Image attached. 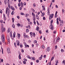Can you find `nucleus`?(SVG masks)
Returning a JSON list of instances; mask_svg holds the SVG:
<instances>
[{
	"mask_svg": "<svg viewBox=\"0 0 65 65\" xmlns=\"http://www.w3.org/2000/svg\"><path fill=\"white\" fill-rule=\"evenodd\" d=\"M4 35H2L1 36L2 42L3 43H4V41H5V38H4Z\"/></svg>",
	"mask_w": 65,
	"mask_h": 65,
	"instance_id": "obj_1",
	"label": "nucleus"
},
{
	"mask_svg": "<svg viewBox=\"0 0 65 65\" xmlns=\"http://www.w3.org/2000/svg\"><path fill=\"white\" fill-rule=\"evenodd\" d=\"M53 14H52L50 15L49 18L50 20H52V19L53 18Z\"/></svg>",
	"mask_w": 65,
	"mask_h": 65,
	"instance_id": "obj_2",
	"label": "nucleus"
},
{
	"mask_svg": "<svg viewBox=\"0 0 65 65\" xmlns=\"http://www.w3.org/2000/svg\"><path fill=\"white\" fill-rule=\"evenodd\" d=\"M50 28L52 29V30H53L54 29V26L53 24H51L50 25Z\"/></svg>",
	"mask_w": 65,
	"mask_h": 65,
	"instance_id": "obj_3",
	"label": "nucleus"
},
{
	"mask_svg": "<svg viewBox=\"0 0 65 65\" xmlns=\"http://www.w3.org/2000/svg\"><path fill=\"white\" fill-rule=\"evenodd\" d=\"M64 23V22L63 20H61V22H60V26H63V24Z\"/></svg>",
	"mask_w": 65,
	"mask_h": 65,
	"instance_id": "obj_4",
	"label": "nucleus"
},
{
	"mask_svg": "<svg viewBox=\"0 0 65 65\" xmlns=\"http://www.w3.org/2000/svg\"><path fill=\"white\" fill-rule=\"evenodd\" d=\"M1 30L2 32H4L5 30V28H1Z\"/></svg>",
	"mask_w": 65,
	"mask_h": 65,
	"instance_id": "obj_5",
	"label": "nucleus"
},
{
	"mask_svg": "<svg viewBox=\"0 0 65 65\" xmlns=\"http://www.w3.org/2000/svg\"><path fill=\"white\" fill-rule=\"evenodd\" d=\"M7 51L8 53H10V48H7Z\"/></svg>",
	"mask_w": 65,
	"mask_h": 65,
	"instance_id": "obj_6",
	"label": "nucleus"
},
{
	"mask_svg": "<svg viewBox=\"0 0 65 65\" xmlns=\"http://www.w3.org/2000/svg\"><path fill=\"white\" fill-rule=\"evenodd\" d=\"M16 43L17 44V45L18 46H19V45H20V42L19 41H16Z\"/></svg>",
	"mask_w": 65,
	"mask_h": 65,
	"instance_id": "obj_7",
	"label": "nucleus"
},
{
	"mask_svg": "<svg viewBox=\"0 0 65 65\" xmlns=\"http://www.w3.org/2000/svg\"><path fill=\"white\" fill-rule=\"evenodd\" d=\"M32 19L34 21H35V15H34L33 17V18H32Z\"/></svg>",
	"mask_w": 65,
	"mask_h": 65,
	"instance_id": "obj_8",
	"label": "nucleus"
},
{
	"mask_svg": "<svg viewBox=\"0 0 65 65\" xmlns=\"http://www.w3.org/2000/svg\"><path fill=\"white\" fill-rule=\"evenodd\" d=\"M36 19H37V20H39V17L38 16V15L37 14L36 15Z\"/></svg>",
	"mask_w": 65,
	"mask_h": 65,
	"instance_id": "obj_9",
	"label": "nucleus"
},
{
	"mask_svg": "<svg viewBox=\"0 0 65 65\" xmlns=\"http://www.w3.org/2000/svg\"><path fill=\"white\" fill-rule=\"evenodd\" d=\"M47 50L48 52H49V51H50V47H47Z\"/></svg>",
	"mask_w": 65,
	"mask_h": 65,
	"instance_id": "obj_10",
	"label": "nucleus"
},
{
	"mask_svg": "<svg viewBox=\"0 0 65 65\" xmlns=\"http://www.w3.org/2000/svg\"><path fill=\"white\" fill-rule=\"evenodd\" d=\"M31 60H35V58L32 57L31 58Z\"/></svg>",
	"mask_w": 65,
	"mask_h": 65,
	"instance_id": "obj_11",
	"label": "nucleus"
},
{
	"mask_svg": "<svg viewBox=\"0 0 65 65\" xmlns=\"http://www.w3.org/2000/svg\"><path fill=\"white\" fill-rule=\"evenodd\" d=\"M36 29V30H37V31H39V27H38V26H37V28Z\"/></svg>",
	"mask_w": 65,
	"mask_h": 65,
	"instance_id": "obj_12",
	"label": "nucleus"
},
{
	"mask_svg": "<svg viewBox=\"0 0 65 65\" xmlns=\"http://www.w3.org/2000/svg\"><path fill=\"white\" fill-rule=\"evenodd\" d=\"M15 37V32H14L13 34V37L14 38Z\"/></svg>",
	"mask_w": 65,
	"mask_h": 65,
	"instance_id": "obj_13",
	"label": "nucleus"
},
{
	"mask_svg": "<svg viewBox=\"0 0 65 65\" xmlns=\"http://www.w3.org/2000/svg\"><path fill=\"white\" fill-rule=\"evenodd\" d=\"M11 9L12 10H13V11H14L15 9H14V7H11Z\"/></svg>",
	"mask_w": 65,
	"mask_h": 65,
	"instance_id": "obj_14",
	"label": "nucleus"
},
{
	"mask_svg": "<svg viewBox=\"0 0 65 65\" xmlns=\"http://www.w3.org/2000/svg\"><path fill=\"white\" fill-rule=\"evenodd\" d=\"M7 11H8V12H10V11L9 10V9L8 8V9H7Z\"/></svg>",
	"mask_w": 65,
	"mask_h": 65,
	"instance_id": "obj_15",
	"label": "nucleus"
},
{
	"mask_svg": "<svg viewBox=\"0 0 65 65\" xmlns=\"http://www.w3.org/2000/svg\"><path fill=\"white\" fill-rule=\"evenodd\" d=\"M10 37H11V38H12V34L11 32L10 33Z\"/></svg>",
	"mask_w": 65,
	"mask_h": 65,
	"instance_id": "obj_16",
	"label": "nucleus"
},
{
	"mask_svg": "<svg viewBox=\"0 0 65 65\" xmlns=\"http://www.w3.org/2000/svg\"><path fill=\"white\" fill-rule=\"evenodd\" d=\"M25 48H26V47H29V45H27L26 44H25Z\"/></svg>",
	"mask_w": 65,
	"mask_h": 65,
	"instance_id": "obj_17",
	"label": "nucleus"
},
{
	"mask_svg": "<svg viewBox=\"0 0 65 65\" xmlns=\"http://www.w3.org/2000/svg\"><path fill=\"white\" fill-rule=\"evenodd\" d=\"M30 35L31 37H32V35H33V33H32V32H30Z\"/></svg>",
	"mask_w": 65,
	"mask_h": 65,
	"instance_id": "obj_18",
	"label": "nucleus"
},
{
	"mask_svg": "<svg viewBox=\"0 0 65 65\" xmlns=\"http://www.w3.org/2000/svg\"><path fill=\"white\" fill-rule=\"evenodd\" d=\"M8 7L9 8H10V4L9 3H8Z\"/></svg>",
	"mask_w": 65,
	"mask_h": 65,
	"instance_id": "obj_19",
	"label": "nucleus"
},
{
	"mask_svg": "<svg viewBox=\"0 0 65 65\" xmlns=\"http://www.w3.org/2000/svg\"><path fill=\"white\" fill-rule=\"evenodd\" d=\"M45 14V13H44L43 12V13L42 14V15H41V17H43V16H44V15Z\"/></svg>",
	"mask_w": 65,
	"mask_h": 65,
	"instance_id": "obj_20",
	"label": "nucleus"
},
{
	"mask_svg": "<svg viewBox=\"0 0 65 65\" xmlns=\"http://www.w3.org/2000/svg\"><path fill=\"white\" fill-rule=\"evenodd\" d=\"M59 42V40H58L56 39V42H55V43H57V42Z\"/></svg>",
	"mask_w": 65,
	"mask_h": 65,
	"instance_id": "obj_21",
	"label": "nucleus"
},
{
	"mask_svg": "<svg viewBox=\"0 0 65 65\" xmlns=\"http://www.w3.org/2000/svg\"><path fill=\"white\" fill-rule=\"evenodd\" d=\"M4 3L5 4V5H6L7 3H6V0H5L4 1Z\"/></svg>",
	"mask_w": 65,
	"mask_h": 65,
	"instance_id": "obj_22",
	"label": "nucleus"
},
{
	"mask_svg": "<svg viewBox=\"0 0 65 65\" xmlns=\"http://www.w3.org/2000/svg\"><path fill=\"white\" fill-rule=\"evenodd\" d=\"M21 3H20L18 4V6L19 7L20 6H21Z\"/></svg>",
	"mask_w": 65,
	"mask_h": 65,
	"instance_id": "obj_23",
	"label": "nucleus"
},
{
	"mask_svg": "<svg viewBox=\"0 0 65 65\" xmlns=\"http://www.w3.org/2000/svg\"><path fill=\"white\" fill-rule=\"evenodd\" d=\"M14 11H12L11 13L12 15H13V14H14Z\"/></svg>",
	"mask_w": 65,
	"mask_h": 65,
	"instance_id": "obj_24",
	"label": "nucleus"
},
{
	"mask_svg": "<svg viewBox=\"0 0 65 65\" xmlns=\"http://www.w3.org/2000/svg\"><path fill=\"white\" fill-rule=\"evenodd\" d=\"M20 55V54H19V59H21V56Z\"/></svg>",
	"mask_w": 65,
	"mask_h": 65,
	"instance_id": "obj_25",
	"label": "nucleus"
},
{
	"mask_svg": "<svg viewBox=\"0 0 65 65\" xmlns=\"http://www.w3.org/2000/svg\"><path fill=\"white\" fill-rule=\"evenodd\" d=\"M28 26H26L27 28H28V29H30V26H29V25Z\"/></svg>",
	"mask_w": 65,
	"mask_h": 65,
	"instance_id": "obj_26",
	"label": "nucleus"
},
{
	"mask_svg": "<svg viewBox=\"0 0 65 65\" xmlns=\"http://www.w3.org/2000/svg\"><path fill=\"white\" fill-rule=\"evenodd\" d=\"M7 39H9V35H7Z\"/></svg>",
	"mask_w": 65,
	"mask_h": 65,
	"instance_id": "obj_27",
	"label": "nucleus"
},
{
	"mask_svg": "<svg viewBox=\"0 0 65 65\" xmlns=\"http://www.w3.org/2000/svg\"><path fill=\"white\" fill-rule=\"evenodd\" d=\"M1 28H4V27H3V24H1Z\"/></svg>",
	"mask_w": 65,
	"mask_h": 65,
	"instance_id": "obj_28",
	"label": "nucleus"
},
{
	"mask_svg": "<svg viewBox=\"0 0 65 65\" xmlns=\"http://www.w3.org/2000/svg\"><path fill=\"white\" fill-rule=\"evenodd\" d=\"M33 7H36V5L35 4V3H34L33 4Z\"/></svg>",
	"mask_w": 65,
	"mask_h": 65,
	"instance_id": "obj_29",
	"label": "nucleus"
},
{
	"mask_svg": "<svg viewBox=\"0 0 65 65\" xmlns=\"http://www.w3.org/2000/svg\"><path fill=\"white\" fill-rule=\"evenodd\" d=\"M23 64H25L26 63V61H23Z\"/></svg>",
	"mask_w": 65,
	"mask_h": 65,
	"instance_id": "obj_30",
	"label": "nucleus"
},
{
	"mask_svg": "<svg viewBox=\"0 0 65 65\" xmlns=\"http://www.w3.org/2000/svg\"><path fill=\"white\" fill-rule=\"evenodd\" d=\"M34 42L35 43H37V41L36 40H35L34 41Z\"/></svg>",
	"mask_w": 65,
	"mask_h": 65,
	"instance_id": "obj_31",
	"label": "nucleus"
},
{
	"mask_svg": "<svg viewBox=\"0 0 65 65\" xmlns=\"http://www.w3.org/2000/svg\"><path fill=\"white\" fill-rule=\"evenodd\" d=\"M39 32L40 34H41L42 32H41V30H40L39 31Z\"/></svg>",
	"mask_w": 65,
	"mask_h": 65,
	"instance_id": "obj_32",
	"label": "nucleus"
},
{
	"mask_svg": "<svg viewBox=\"0 0 65 65\" xmlns=\"http://www.w3.org/2000/svg\"><path fill=\"white\" fill-rule=\"evenodd\" d=\"M56 23L58 25H59V21H57Z\"/></svg>",
	"mask_w": 65,
	"mask_h": 65,
	"instance_id": "obj_33",
	"label": "nucleus"
},
{
	"mask_svg": "<svg viewBox=\"0 0 65 65\" xmlns=\"http://www.w3.org/2000/svg\"><path fill=\"white\" fill-rule=\"evenodd\" d=\"M28 24H30V25H31L32 24V22H28Z\"/></svg>",
	"mask_w": 65,
	"mask_h": 65,
	"instance_id": "obj_34",
	"label": "nucleus"
},
{
	"mask_svg": "<svg viewBox=\"0 0 65 65\" xmlns=\"http://www.w3.org/2000/svg\"><path fill=\"white\" fill-rule=\"evenodd\" d=\"M54 57H52L51 58V61H52L53 60H54Z\"/></svg>",
	"mask_w": 65,
	"mask_h": 65,
	"instance_id": "obj_35",
	"label": "nucleus"
},
{
	"mask_svg": "<svg viewBox=\"0 0 65 65\" xmlns=\"http://www.w3.org/2000/svg\"><path fill=\"white\" fill-rule=\"evenodd\" d=\"M9 14H10V12H8L7 13L8 17V16H9Z\"/></svg>",
	"mask_w": 65,
	"mask_h": 65,
	"instance_id": "obj_36",
	"label": "nucleus"
},
{
	"mask_svg": "<svg viewBox=\"0 0 65 65\" xmlns=\"http://www.w3.org/2000/svg\"><path fill=\"white\" fill-rule=\"evenodd\" d=\"M37 25L38 26H39V23H38V21H37Z\"/></svg>",
	"mask_w": 65,
	"mask_h": 65,
	"instance_id": "obj_37",
	"label": "nucleus"
},
{
	"mask_svg": "<svg viewBox=\"0 0 65 65\" xmlns=\"http://www.w3.org/2000/svg\"><path fill=\"white\" fill-rule=\"evenodd\" d=\"M41 59H42V58L41 57H40L39 58V60H41Z\"/></svg>",
	"mask_w": 65,
	"mask_h": 65,
	"instance_id": "obj_38",
	"label": "nucleus"
},
{
	"mask_svg": "<svg viewBox=\"0 0 65 65\" xmlns=\"http://www.w3.org/2000/svg\"><path fill=\"white\" fill-rule=\"evenodd\" d=\"M39 60H36V62H37V63H39Z\"/></svg>",
	"mask_w": 65,
	"mask_h": 65,
	"instance_id": "obj_39",
	"label": "nucleus"
},
{
	"mask_svg": "<svg viewBox=\"0 0 65 65\" xmlns=\"http://www.w3.org/2000/svg\"><path fill=\"white\" fill-rule=\"evenodd\" d=\"M21 52L22 53H24V50L23 49H22Z\"/></svg>",
	"mask_w": 65,
	"mask_h": 65,
	"instance_id": "obj_40",
	"label": "nucleus"
},
{
	"mask_svg": "<svg viewBox=\"0 0 65 65\" xmlns=\"http://www.w3.org/2000/svg\"><path fill=\"white\" fill-rule=\"evenodd\" d=\"M7 9H8V7H7L6 9V14H7Z\"/></svg>",
	"mask_w": 65,
	"mask_h": 65,
	"instance_id": "obj_41",
	"label": "nucleus"
},
{
	"mask_svg": "<svg viewBox=\"0 0 65 65\" xmlns=\"http://www.w3.org/2000/svg\"><path fill=\"white\" fill-rule=\"evenodd\" d=\"M42 47H43V48L44 49L45 48V47H44V45H42Z\"/></svg>",
	"mask_w": 65,
	"mask_h": 65,
	"instance_id": "obj_42",
	"label": "nucleus"
},
{
	"mask_svg": "<svg viewBox=\"0 0 65 65\" xmlns=\"http://www.w3.org/2000/svg\"><path fill=\"white\" fill-rule=\"evenodd\" d=\"M0 13H2V10H0Z\"/></svg>",
	"mask_w": 65,
	"mask_h": 65,
	"instance_id": "obj_43",
	"label": "nucleus"
},
{
	"mask_svg": "<svg viewBox=\"0 0 65 65\" xmlns=\"http://www.w3.org/2000/svg\"><path fill=\"white\" fill-rule=\"evenodd\" d=\"M61 51L62 53H63L64 52V50L63 49L61 50Z\"/></svg>",
	"mask_w": 65,
	"mask_h": 65,
	"instance_id": "obj_44",
	"label": "nucleus"
},
{
	"mask_svg": "<svg viewBox=\"0 0 65 65\" xmlns=\"http://www.w3.org/2000/svg\"><path fill=\"white\" fill-rule=\"evenodd\" d=\"M21 15H24V13H22V12H21Z\"/></svg>",
	"mask_w": 65,
	"mask_h": 65,
	"instance_id": "obj_45",
	"label": "nucleus"
},
{
	"mask_svg": "<svg viewBox=\"0 0 65 65\" xmlns=\"http://www.w3.org/2000/svg\"><path fill=\"white\" fill-rule=\"evenodd\" d=\"M15 27V26L14 25V24L12 25V27L13 28H14Z\"/></svg>",
	"mask_w": 65,
	"mask_h": 65,
	"instance_id": "obj_46",
	"label": "nucleus"
},
{
	"mask_svg": "<svg viewBox=\"0 0 65 65\" xmlns=\"http://www.w3.org/2000/svg\"><path fill=\"white\" fill-rule=\"evenodd\" d=\"M43 57L44 58H46V55H44L43 56Z\"/></svg>",
	"mask_w": 65,
	"mask_h": 65,
	"instance_id": "obj_47",
	"label": "nucleus"
},
{
	"mask_svg": "<svg viewBox=\"0 0 65 65\" xmlns=\"http://www.w3.org/2000/svg\"><path fill=\"white\" fill-rule=\"evenodd\" d=\"M4 21H6V17H4Z\"/></svg>",
	"mask_w": 65,
	"mask_h": 65,
	"instance_id": "obj_48",
	"label": "nucleus"
},
{
	"mask_svg": "<svg viewBox=\"0 0 65 65\" xmlns=\"http://www.w3.org/2000/svg\"><path fill=\"white\" fill-rule=\"evenodd\" d=\"M43 20H45V17H43Z\"/></svg>",
	"mask_w": 65,
	"mask_h": 65,
	"instance_id": "obj_49",
	"label": "nucleus"
},
{
	"mask_svg": "<svg viewBox=\"0 0 65 65\" xmlns=\"http://www.w3.org/2000/svg\"><path fill=\"white\" fill-rule=\"evenodd\" d=\"M36 45L37 47H38V46L39 45V44H38V43H37Z\"/></svg>",
	"mask_w": 65,
	"mask_h": 65,
	"instance_id": "obj_50",
	"label": "nucleus"
},
{
	"mask_svg": "<svg viewBox=\"0 0 65 65\" xmlns=\"http://www.w3.org/2000/svg\"><path fill=\"white\" fill-rule=\"evenodd\" d=\"M53 22V20H51V24H52Z\"/></svg>",
	"mask_w": 65,
	"mask_h": 65,
	"instance_id": "obj_51",
	"label": "nucleus"
},
{
	"mask_svg": "<svg viewBox=\"0 0 65 65\" xmlns=\"http://www.w3.org/2000/svg\"><path fill=\"white\" fill-rule=\"evenodd\" d=\"M33 35L34 37H35V33L34 32L33 33Z\"/></svg>",
	"mask_w": 65,
	"mask_h": 65,
	"instance_id": "obj_52",
	"label": "nucleus"
},
{
	"mask_svg": "<svg viewBox=\"0 0 65 65\" xmlns=\"http://www.w3.org/2000/svg\"><path fill=\"white\" fill-rule=\"evenodd\" d=\"M27 32H29V29H26Z\"/></svg>",
	"mask_w": 65,
	"mask_h": 65,
	"instance_id": "obj_53",
	"label": "nucleus"
},
{
	"mask_svg": "<svg viewBox=\"0 0 65 65\" xmlns=\"http://www.w3.org/2000/svg\"><path fill=\"white\" fill-rule=\"evenodd\" d=\"M17 26H20L21 25V24H20L19 23H18L17 24Z\"/></svg>",
	"mask_w": 65,
	"mask_h": 65,
	"instance_id": "obj_54",
	"label": "nucleus"
},
{
	"mask_svg": "<svg viewBox=\"0 0 65 65\" xmlns=\"http://www.w3.org/2000/svg\"><path fill=\"white\" fill-rule=\"evenodd\" d=\"M18 37H20V34H18Z\"/></svg>",
	"mask_w": 65,
	"mask_h": 65,
	"instance_id": "obj_55",
	"label": "nucleus"
},
{
	"mask_svg": "<svg viewBox=\"0 0 65 65\" xmlns=\"http://www.w3.org/2000/svg\"><path fill=\"white\" fill-rule=\"evenodd\" d=\"M12 20L13 22H14V19L13 18H12Z\"/></svg>",
	"mask_w": 65,
	"mask_h": 65,
	"instance_id": "obj_56",
	"label": "nucleus"
},
{
	"mask_svg": "<svg viewBox=\"0 0 65 65\" xmlns=\"http://www.w3.org/2000/svg\"><path fill=\"white\" fill-rule=\"evenodd\" d=\"M24 61H27V59H25V58H24Z\"/></svg>",
	"mask_w": 65,
	"mask_h": 65,
	"instance_id": "obj_57",
	"label": "nucleus"
},
{
	"mask_svg": "<svg viewBox=\"0 0 65 65\" xmlns=\"http://www.w3.org/2000/svg\"><path fill=\"white\" fill-rule=\"evenodd\" d=\"M57 46L56 45L55 46V49H57Z\"/></svg>",
	"mask_w": 65,
	"mask_h": 65,
	"instance_id": "obj_58",
	"label": "nucleus"
},
{
	"mask_svg": "<svg viewBox=\"0 0 65 65\" xmlns=\"http://www.w3.org/2000/svg\"><path fill=\"white\" fill-rule=\"evenodd\" d=\"M1 23H3V20H1L0 21Z\"/></svg>",
	"mask_w": 65,
	"mask_h": 65,
	"instance_id": "obj_59",
	"label": "nucleus"
},
{
	"mask_svg": "<svg viewBox=\"0 0 65 65\" xmlns=\"http://www.w3.org/2000/svg\"><path fill=\"white\" fill-rule=\"evenodd\" d=\"M22 7H20L19 8V9H20V10H22Z\"/></svg>",
	"mask_w": 65,
	"mask_h": 65,
	"instance_id": "obj_60",
	"label": "nucleus"
},
{
	"mask_svg": "<svg viewBox=\"0 0 65 65\" xmlns=\"http://www.w3.org/2000/svg\"><path fill=\"white\" fill-rule=\"evenodd\" d=\"M55 7H56L57 8H58V7L57 5H55Z\"/></svg>",
	"mask_w": 65,
	"mask_h": 65,
	"instance_id": "obj_61",
	"label": "nucleus"
},
{
	"mask_svg": "<svg viewBox=\"0 0 65 65\" xmlns=\"http://www.w3.org/2000/svg\"><path fill=\"white\" fill-rule=\"evenodd\" d=\"M27 58H29V59H31V58L30 57V56H27Z\"/></svg>",
	"mask_w": 65,
	"mask_h": 65,
	"instance_id": "obj_62",
	"label": "nucleus"
},
{
	"mask_svg": "<svg viewBox=\"0 0 65 65\" xmlns=\"http://www.w3.org/2000/svg\"><path fill=\"white\" fill-rule=\"evenodd\" d=\"M43 10H45V8H43Z\"/></svg>",
	"mask_w": 65,
	"mask_h": 65,
	"instance_id": "obj_63",
	"label": "nucleus"
},
{
	"mask_svg": "<svg viewBox=\"0 0 65 65\" xmlns=\"http://www.w3.org/2000/svg\"><path fill=\"white\" fill-rule=\"evenodd\" d=\"M9 29H10L9 28L8 29V33H9Z\"/></svg>",
	"mask_w": 65,
	"mask_h": 65,
	"instance_id": "obj_64",
	"label": "nucleus"
}]
</instances>
